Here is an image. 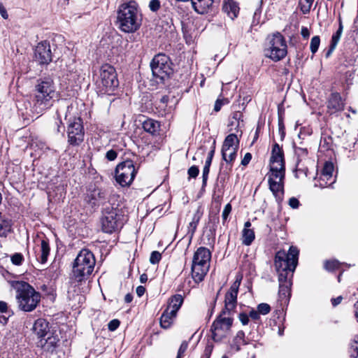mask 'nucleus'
<instances>
[{
  "label": "nucleus",
  "mask_w": 358,
  "mask_h": 358,
  "mask_svg": "<svg viewBox=\"0 0 358 358\" xmlns=\"http://www.w3.org/2000/svg\"><path fill=\"white\" fill-rule=\"evenodd\" d=\"M96 260L94 254L88 249H83L75 259L69 280L68 294L71 298L80 292V285L85 282L94 271Z\"/></svg>",
  "instance_id": "1"
},
{
  "label": "nucleus",
  "mask_w": 358,
  "mask_h": 358,
  "mask_svg": "<svg viewBox=\"0 0 358 358\" xmlns=\"http://www.w3.org/2000/svg\"><path fill=\"white\" fill-rule=\"evenodd\" d=\"M117 24L124 33H134L141 25V15L134 1L121 3L117 10Z\"/></svg>",
  "instance_id": "2"
},
{
  "label": "nucleus",
  "mask_w": 358,
  "mask_h": 358,
  "mask_svg": "<svg viewBox=\"0 0 358 358\" xmlns=\"http://www.w3.org/2000/svg\"><path fill=\"white\" fill-rule=\"evenodd\" d=\"M54 83L50 79L40 80L35 86L31 110L36 115L42 114L52 106L56 96Z\"/></svg>",
  "instance_id": "3"
},
{
  "label": "nucleus",
  "mask_w": 358,
  "mask_h": 358,
  "mask_svg": "<svg viewBox=\"0 0 358 358\" xmlns=\"http://www.w3.org/2000/svg\"><path fill=\"white\" fill-rule=\"evenodd\" d=\"M16 290V299L20 310L24 312L34 310L41 301V294L29 283L17 281L13 285Z\"/></svg>",
  "instance_id": "4"
},
{
  "label": "nucleus",
  "mask_w": 358,
  "mask_h": 358,
  "mask_svg": "<svg viewBox=\"0 0 358 358\" xmlns=\"http://www.w3.org/2000/svg\"><path fill=\"white\" fill-rule=\"evenodd\" d=\"M287 43L283 36L279 32L267 37L265 55L274 62L282 59L287 53Z\"/></svg>",
  "instance_id": "5"
},
{
  "label": "nucleus",
  "mask_w": 358,
  "mask_h": 358,
  "mask_svg": "<svg viewBox=\"0 0 358 358\" xmlns=\"http://www.w3.org/2000/svg\"><path fill=\"white\" fill-rule=\"evenodd\" d=\"M97 85L102 93L108 94L118 87L119 82L114 67L109 64H104L101 66Z\"/></svg>",
  "instance_id": "6"
},
{
  "label": "nucleus",
  "mask_w": 358,
  "mask_h": 358,
  "mask_svg": "<svg viewBox=\"0 0 358 358\" xmlns=\"http://www.w3.org/2000/svg\"><path fill=\"white\" fill-rule=\"evenodd\" d=\"M137 169L134 162L128 159L118 164L115 171V178L117 184L121 187H129L133 182Z\"/></svg>",
  "instance_id": "7"
},
{
  "label": "nucleus",
  "mask_w": 358,
  "mask_h": 358,
  "mask_svg": "<svg viewBox=\"0 0 358 358\" xmlns=\"http://www.w3.org/2000/svg\"><path fill=\"white\" fill-rule=\"evenodd\" d=\"M150 67L153 76L160 82L167 79L173 71L171 60L164 54L155 55L150 63Z\"/></svg>",
  "instance_id": "8"
},
{
  "label": "nucleus",
  "mask_w": 358,
  "mask_h": 358,
  "mask_svg": "<svg viewBox=\"0 0 358 358\" xmlns=\"http://www.w3.org/2000/svg\"><path fill=\"white\" fill-rule=\"evenodd\" d=\"M284 178L285 166H280V164L270 166L268 180L269 188L275 196L283 193Z\"/></svg>",
  "instance_id": "9"
},
{
  "label": "nucleus",
  "mask_w": 358,
  "mask_h": 358,
  "mask_svg": "<svg viewBox=\"0 0 358 358\" xmlns=\"http://www.w3.org/2000/svg\"><path fill=\"white\" fill-rule=\"evenodd\" d=\"M225 315L226 312L223 310L211 326L212 338L216 342L227 336L232 325V318L224 316Z\"/></svg>",
  "instance_id": "10"
},
{
  "label": "nucleus",
  "mask_w": 358,
  "mask_h": 358,
  "mask_svg": "<svg viewBox=\"0 0 358 358\" xmlns=\"http://www.w3.org/2000/svg\"><path fill=\"white\" fill-rule=\"evenodd\" d=\"M68 141L72 145H78L83 141L84 129L80 117L73 118L67 128Z\"/></svg>",
  "instance_id": "11"
},
{
  "label": "nucleus",
  "mask_w": 358,
  "mask_h": 358,
  "mask_svg": "<svg viewBox=\"0 0 358 358\" xmlns=\"http://www.w3.org/2000/svg\"><path fill=\"white\" fill-rule=\"evenodd\" d=\"M242 277L236 276V280L232 283L229 289L225 294L224 310L225 312L230 313L234 310L237 305V296L239 287L241 283Z\"/></svg>",
  "instance_id": "12"
},
{
  "label": "nucleus",
  "mask_w": 358,
  "mask_h": 358,
  "mask_svg": "<svg viewBox=\"0 0 358 358\" xmlns=\"http://www.w3.org/2000/svg\"><path fill=\"white\" fill-rule=\"evenodd\" d=\"M101 223L103 231L108 234L113 232L122 224L117 210L113 208L104 212Z\"/></svg>",
  "instance_id": "13"
},
{
  "label": "nucleus",
  "mask_w": 358,
  "mask_h": 358,
  "mask_svg": "<svg viewBox=\"0 0 358 358\" xmlns=\"http://www.w3.org/2000/svg\"><path fill=\"white\" fill-rule=\"evenodd\" d=\"M106 200V192L100 188L89 189L84 201L91 208H95L104 203Z\"/></svg>",
  "instance_id": "14"
},
{
  "label": "nucleus",
  "mask_w": 358,
  "mask_h": 358,
  "mask_svg": "<svg viewBox=\"0 0 358 358\" xmlns=\"http://www.w3.org/2000/svg\"><path fill=\"white\" fill-rule=\"evenodd\" d=\"M35 57L40 64H48L52 61V52L49 42L39 43L35 49Z\"/></svg>",
  "instance_id": "15"
},
{
  "label": "nucleus",
  "mask_w": 358,
  "mask_h": 358,
  "mask_svg": "<svg viewBox=\"0 0 358 358\" xmlns=\"http://www.w3.org/2000/svg\"><path fill=\"white\" fill-rule=\"evenodd\" d=\"M286 253L283 250L278 251L275 254V267L277 271H294L295 268H292L291 263L289 259L285 258Z\"/></svg>",
  "instance_id": "16"
},
{
  "label": "nucleus",
  "mask_w": 358,
  "mask_h": 358,
  "mask_svg": "<svg viewBox=\"0 0 358 358\" xmlns=\"http://www.w3.org/2000/svg\"><path fill=\"white\" fill-rule=\"evenodd\" d=\"M32 329L38 338H41V342H42L44 337L50 332L48 322L41 318L35 321Z\"/></svg>",
  "instance_id": "17"
},
{
  "label": "nucleus",
  "mask_w": 358,
  "mask_h": 358,
  "mask_svg": "<svg viewBox=\"0 0 358 358\" xmlns=\"http://www.w3.org/2000/svg\"><path fill=\"white\" fill-rule=\"evenodd\" d=\"M209 269V265H204L192 262V275L196 282H201Z\"/></svg>",
  "instance_id": "18"
},
{
  "label": "nucleus",
  "mask_w": 358,
  "mask_h": 358,
  "mask_svg": "<svg viewBox=\"0 0 358 358\" xmlns=\"http://www.w3.org/2000/svg\"><path fill=\"white\" fill-rule=\"evenodd\" d=\"M210 258V251L206 248L200 247L195 252L192 262L204 265H209Z\"/></svg>",
  "instance_id": "19"
},
{
  "label": "nucleus",
  "mask_w": 358,
  "mask_h": 358,
  "mask_svg": "<svg viewBox=\"0 0 358 358\" xmlns=\"http://www.w3.org/2000/svg\"><path fill=\"white\" fill-rule=\"evenodd\" d=\"M334 164L332 162H327L324 164L323 167L322 175L318 180L319 184H315V186H318L321 188H324L327 185V180H329L331 177L334 172Z\"/></svg>",
  "instance_id": "20"
},
{
  "label": "nucleus",
  "mask_w": 358,
  "mask_h": 358,
  "mask_svg": "<svg viewBox=\"0 0 358 358\" xmlns=\"http://www.w3.org/2000/svg\"><path fill=\"white\" fill-rule=\"evenodd\" d=\"M327 108L331 113L343 110L344 103L338 93H332L328 101Z\"/></svg>",
  "instance_id": "21"
},
{
  "label": "nucleus",
  "mask_w": 358,
  "mask_h": 358,
  "mask_svg": "<svg viewBox=\"0 0 358 358\" xmlns=\"http://www.w3.org/2000/svg\"><path fill=\"white\" fill-rule=\"evenodd\" d=\"M239 140L236 134H229L224 139L222 147V158H225L226 151L230 148L238 149Z\"/></svg>",
  "instance_id": "22"
},
{
  "label": "nucleus",
  "mask_w": 358,
  "mask_h": 358,
  "mask_svg": "<svg viewBox=\"0 0 358 358\" xmlns=\"http://www.w3.org/2000/svg\"><path fill=\"white\" fill-rule=\"evenodd\" d=\"M270 164V166H275V164L285 166L283 151L278 143H275L273 146Z\"/></svg>",
  "instance_id": "23"
},
{
  "label": "nucleus",
  "mask_w": 358,
  "mask_h": 358,
  "mask_svg": "<svg viewBox=\"0 0 358 358\" xmlns=\"http://www.w3.org/2000/svg\"><path fill=\"white\" fill-rule=\"evenodd\" d=\"M251 222L247 221L244 224V228L242 231V243L245 245H250L255 238V231L250 229Z\"/></svg>",
  "instance_id": "24"
},
{
  "label": "nucleus",
  "mask_w": 358,
  "mask_h": 358,
  "mask_svg": "<svg viewBox=\"0 0 358 358\" xmlns=\"http://www.w3.org/2000/svg\"><path fill=\"white\" fill-rule=\"evenodd\" d=\"M222 9L231 20L236 18L239 13L238 5L234 0L225 1Z\"/></svg>",
  "instance_id": "25"
},
{
  "label": "nucleus",
  "mask_w": 358,
  "mask_h": 358,
  "mask_svg": "<svg viewBox=\"0 0 358 358\" xmlns=\"http://www.w3.org/2000/svg\"><path fill=\"white\" fill-rule=\"evenodd\" d=\"M194 10L200 14L208 11L213 5V0H191Z\"/></svg>",
  "instance_id": "26"
},
{
  "label": "nucleus",
  "mask_w": 358,
  "mask_h": 358,
  "mask_svg": "<svg viewBox=\"0 0 358 358\" xmlns=\"http://www.w3.org/2000/svg\"><path fill=\"white\" fill-rule=\"evenodd\" d=\"M176 313L165 309L160 317V325L163 329H169L176 317Z\"/></svg>",
  "instance_id": "27"
},
{
  "label": "nucleus",
  "mask_w": 358,
  "mask_h": 358,
  "mask_svg": "<svg viewBox=\"0 0 358 358\" xmlns=\"http://www.w3.org/2000/svg\"><path fill=\"white\" fill-rule=\"evenodd\" d=\"M202 215H203V211L201 210V207H199L196 209V210L195 211V213H194L192 221L189 223L187 233H188V234H189L190 238L193 237V236L196 231L197 225L202 217Z\"/></svg>",
  "instance_id": "28"
},
{
  "label": "nucleus",
  "mask_w": 358,
  "mask_h": 358,
  "mask_svg": "<svg viewBox=\"0 0 358 358\" xmlns=\"http://www.w3.org/2000/svg\"><path fill=\"white\" fill-rule=\"evenodd\" d=\"M183 301L184 299L181 294H175L169 299L166 309L177 314L183 303Z\"/></svg>",
  "instance_id": "29"
},
{
  "label": "nucleus",
  "mask_w": 358,
  "mask_h": 358,
  "mask_svg": "<svg viewBox=\"0 0 358 358\" xmlns=\"http://www.w3.org/2000/svg\"><path fill=\"white\" fill-rule=\"evenodd\" d=\"M143 128L146 132L152 135H156L159 131L160 124L157 120L148 118L143 122Z\"/></svg>",
  "instance_id": "30"
},
{
  "label": "nucleus",
  "mask_w": 358,
  "mask_h": 358,
  "mask_svg": "<svg viewBox=\"0 0 358 358\" xmlns=\"http://www.w3.org/2000/svg\"><path fill=\"white\" fill-rule=\"evenodd\" d=\"M50 246L49 243L47 240H42L41 243V254L38 257V260L44 264L48 260V257L50 254Z\"/></svg>",
  "instance_id": "31"
},
{
  "label": "nucleus",
  "mask_w": 358,
  "mask_h": 358,
  "mask_svg": "<svg viewBox=\"0 0 358 358\" xmlns=\"http://www.w3.org/2000/svg\"><path fill=\"white\" fill-rule=\"evenodd\" d=\"M11 229L10 220L0 214V236H6Z\"/></svg>",
  "instance_id": "32"
},
{
  "label": "nucleus",
  "mask_w": 358,
  "mask_h": 358,
  "mask_svg": "<svg viewBox=\"0 0 358 358\" xmlns=\"http://www.w3.org/2000/svg\"><path fill=\"white\" fill-rule=\"evenodd\" d=\"M298 255H299V250L297 248L291 246L288 251V253L286 254L285 258L289 259L291 263V266H292V268H295L297 265L298 262Z\"/></svg>",
  "instance_id": "33"
},
{
  "label": "nucleus",
  "mask_w": 358,
  "mask_h": 358,
  "mask_svg": "<svg viewBox=\"0 0 358 358\" xmlns=\"http://www.w3.org/2000/svg\"><path fill=\"white\" fill-rule=\"evenodd\" d=\"M238 149L230 148L226 151L225 158L222 159L229 166V169H231L233 163L235 161Z\"/></svg>",
  "instance_id": "34"
},
{
  "label": "nucleus",
  "mask_w": 358,
  "mask_h": 358,
  "mask_svg": "<svg viewBox=\"0 0 358 358\" xmlns=\"http://www.w3.org/2000/svg\"><path fill=\"white\" fill-rule=\"evenodd\" d=\"M59 339L56 336H48L44 343H41V346L43 347L48 351H52L57 346Z\"/></svg>",
  "instance_id": "35"
},
{
  "label": "nucleus",
  "mask_w": 358,
  "mask_h": 358,
  "mask_svg": "<svg viewBox=\"0 0 358 358\" xmlns=\"http://www.w3.org/2000/svg\"><path fill=\"white\" fill-rule=\"evenodd\" d=\"M278 273L279 284L292 282L291 278L293 275L294 271H277Z\"/></svg>",
  "instance_id": "36"
},
{
  "label": "nucleus",
  "mask_w": 358,
  "mask_h": 358,
  "mask_svg": "<svg viewBox=\"0 0 358 358\" xmlns=\"http://www.w3.org/2000/svg\"><path fill=\"white\" fill-rule=\"evenodd\" d=\"M343 32V26L340 24L338 29L335 34H333L331 41V50H334L336 48Z\"/></svg>",
  "instance_id": "37"
},
{
  "label": "nucleus",
  "mask_w": 358,
  "mask_h": 358,
  "mask_svg": "<svg viewBox=\"0 0 358 358\" xmlns=\"http://www.w3.org/2000/svg\"><path fill=\"white\" fill-rule=\"evenodd\" d=\"M291 285L292 282L279 284V294L280 297L284 296L286 298L290 296Z\"/></svg>",
  "instance_id": "38"
},
{
  "label": "nucleus",
  "mask_w": 358,
  "mask_h": 358,
  "mask_svg": "<svg viewBox=\"0 0 358 358\" xmlns=\"http://www.w3.org/2000/svg\"><path fill=\"white\" fill-rule=\"evenodd\" d=\"M324 266L326 270L333 271L339 268L340 263L336 259L327 260L324 262Z\"/></svg>",
  "instance_id": "39"
},
{
  "label": "nucleus",
  "mask_w": 358,
  "mask_h": 358,
  "mask_svg": "<svg viewBox=\"0 0 358 358\" xmlns=\"http://www.w3.org/2000/svg\"><path fill=\"white\" fill-rule=\"evenodd\" d=\"M351 357L352 358H358V335L354 337L351 343Z\"/></svg>",
  "instance_id": "40"
},
{
  "label": "nucleus",
  "mask_w": 358,
  "mask_h": 358,
  "mask_svg": "<svg viewBox=\"0 0 358 358\" xmlns=\"http://www.w3.org/2000/svg\"><path fill=\"white\" fill-rule=\"evenodd\" d=\"M320 39L318 36H315L312 38L310 44V48L313 54H315L317 51L320 46Z\"/></svg>",
  "instance_id": "41"
},
{
  "label": "nucleus",
  "mask_w": 358,
  "mask_h": 358,
  "mask_svg": "<svg viewBox=\"0 0 358 358\" xmlns=\"http://www.w3.org/2000/svg\"><path fill=\"white\" fill-rule=\"evenodd\" d=\"M314 0H305L304 2H300L301 10L303 14L309 13Z\"/></svg>",
  "instance_id": "42"
},
{
  "label": "nucleus",
  "mask_w": 358,
  "mask_h": 358,
  "mask_svg": "<svg viewBox=\"0 0 358 358\" xmlns=\"http://www.w3.org/2000/svg\"><path fill=\"white\" fill-rule=\"evenodd\" d=\"M210 165H206V164L203 166V173H202V187H204L206 186L208 174L210 172Z\"/></svg>",
  "instance_id": "43"
},
{
  "label": "nucleus",
  "mask_w": 358,
  "mask_h": 358,
  "mask_svg": "<svg viewBox=\"0 0 358 358\" xmlns=\"http://www.w3.org/2000/svg\"><path fill=\"white\" fill-rule=\"evenodd\" d=\"M188 348V342L186 341H182L181 343L176 358H182L185 355V353Z\"/></svg>",
  "instance_id": "44"
},
{
  "label": "nucleus",
  "mask_w": 358,
  "mask_h": 358,
  "mask_svg": "<svg viewBox=\"0 0 358 358\" xmlns=\"http://www.w3.org/2000/svg\"><path fill=\"white\" fill-rule=\"evenodd\" d=\"M257 310L260 314L266 315L271 311V307L268 303H262L258 305Z\"/></svg>",
  "instance_id": "45"
},
{
  "label": "nucleus",
  "mask_w": 358,
  "mask_h": 358,
  "mask_svg": "<svg viewBox=\"0 0 358 358\" xmlns=\"http://www.w3.org/2000/svg\"><path fill=\"white\" fill-rule=\"evenodd\" d=\"M23 260L24 257L21 253H15L13 256H11V262L15 265H21Z\"/></svg>",
  "instance_id": "46"
},
{
  "label": "nucleus",
  "mask_w": 358,
  "mask_h": 358,
  "mask_svg": "<svg viewBox=\"0 0 358 358\" xmlns=\"http://www.w3.org/2000/svg\"><path fill=\"white\" fill-rule=\"evenodd\" d=\"M161 258L162 255L160 252H159L158 251H153L150 255V262L152 264H156L159 263Z\"/></svg>",
  "instance_id": "47"
},
{
  "label": "nucleus",
  "mask_w": 358,
  "mask_h": 358,
  "mask_svg": "<svg viewBox=\"0 0 358 358\" xmlns=\"http://www.w3.org/2000/svg\"><path fill=\"white\" fill-rule=\"evenodd\" d=\"M294 152L299 158V161H301L302 158H304L308 155V150L306 148H295Z\"/></svg>",
  "instance_id": "48"
},
{
  "label": "nucleus",
  "mask_w": 358,
  "mask_h": 358,
  "mask_svg": "<svg viewBox=\"0 0 358 358\" xmlns=\"http://www.w3.org/2000/svg\"><path fill=\"white\" fill-rule=\"evenodd\" d=\"M161 6L159 0H151L149 3V8L152 12L157 11Z\"/></svg>",
  "instance_id": "49"
},
{
  "label": "nucleus",
  "mask_w": 358,
  "mask_h": 358,
  "mask_svg": "<svg viewBox=\"0 0 358 358\" xmlns=\"http://www.w3.org/2000/svg\"><path fill=\"white\" fill-rule=\"evenodd\" d=\"M215 141H214V142L213 143L212 148H211L210 151L208 152V157L205 162V164L206 165H211L212 160H213V156L215 154Z\"/></svg>",
  "instance_id": "50"
},
{
  "label": "nucleus",
  "mask_w": 358,
  "mask_h": 358,
  "mask_svg": "<svg viewBox=\"0 0 358 358\" xmlns=\"http://www.w3.org/2000/svg\"><path fill=\"white\" fill-rule=\"evenodd\" d=\"M199 173V169L196 166H192L187 171L189 178H195Z\"/></svg>",
  "instance_id": "51"
},
{
  "label": "nucleus",
  "mask_w": 358,
  "mask_h": 358,
  "mask_svg": "<svg viewBox=\"0 0 358 358\" xmlns=\"http://www.w3.org/2000/svg\"><path fill=\"white\" fill-rule=\"evenodd\" d=\"M231 211V206L230 203H227L224 206V208L223 210L222 215L223 222H224L227 220V217H228L229 215L230 214Z\"/></svg>",
  "instance_id": "52"
},
{
  "label": "nucleus",
  "mask_w": 358,
  "mask_h": 358,
  "mask_svg": "<svg viewBox=\"0 0 358 358\" xmlns=\"http://www.w3.org/2000/svg\"><path fill=\"white\" fill-rule=\"evenodd\" d=\"M120 321L117 319H114V320H112L111 321L109 322L108 324V328L110 331H115L116 330L119 326H120Z\"/></svg>",
  "instance_id": "53"
},
{
  "label": "nucleus",
  "mask_w": 358,
  "mask_h": 358,
  "mask_svg": "<svg viewBox=\"0 0 358 358\" xmlns=\"http://www.w3.org/2000/svg\"><path fill=\"white\" fill-rule=\"evenodd\" d=\"M228 101L227 99H217V101H215V106H214V110L216 112H218L220 110L222 106L225 104V103H227Z\"/></svg>",
  "instance_id": "54"
},
{
  "label": "nucleus",
  "mask_w": 358,
  "mask_h": 358,
  "mask_svg": "<svg viewBox=\"0 0 358 358\" xmlns=\"http://www.w3.org/2000/svg\"><path fill=\"white\" fill-rule=\"evenodd\" d=\"M117 153L114 150H108L106 154V158L108 161H113L117 158Z\"/></svg>",
  "instance_id": "55"
},
{
  "label": "nucleus",
  "mask_w": 358,
  "mask_h": 358,
  "mask_svg": "<svg viewBox=\"0 0 358 358\" xmlns=\"http://www.w3.org/2000/svg\"><path fill=\"white\" fill-rule=\"evenodd\" d=\"M289 205L291 208L296 209L298 208L299 206V200L295 197H292L289 200Z\"/></svg>",
  "instance_id": "56"
},
{
  "label": "nucleus",
  "mask_w": 358,
  "mask_h": 358,
  "mask_svg": "<svg viewBox=\"0 0 358 358\" xmlns=\"http://www.w3.org/2000/svg\"><path fill=\"white\" fill-rule=\"evenodd\" d=\"M252 159V155L250 152H247L245 155L243 159L241 161V164L243 166H247L249 162H250Z\"/></svg>",
  "instance_id": "57"
},
{
  "label": "nucleus",
  "mask_w": 358,
  "mask_h": 358,
  "mask_svg": "<svg viewBox=\"0 0 358 358\" xmlns=\"http://www.w3.org/2000/svg\"><path fill=\"white\" fill-rule=\"evenodd\" d=\"M239 320L243 325H246L249 322V317L245 313H241L239 315Z\"/></svg>",
  "instance_id": "58"
},
{
  "label": "nucleus",
  "mask_w": 358,
  "mask_h": 358,
  "mask_svg": "<svg viewBox=\"0 0 358 358\" xmlns=\"http://www.w3.org/2000/svg\"><path fill=\"white\" fill-rule=\"evenodd\" d=\"M259 315H260V313H259V311L257 310H252L250 312V317L254 320H259Z\"/></svg>",
  "instance_id": "59"
},
{
  "label": "nucleus",
  "mask_w": 358,
  "mask_h": 358,
  "mask_svg": "<svg viewBox=\"0 0 358 358\" xmlns=\"http://www.w3.org/2000/svg\"><path fill=\"white\" fill-rule=\"evenodd\" d=\"M8 310V304L5 301H0V312L6 313Z\"/></svg>",
  "instance_id": "60"
},
{
  "label": "nucleus",
  "mask_w": 358,
  "mask_h": 358,
  "mask_svg": "<svg viewBox=\"0 0 358 358\" xmlns=\"http://www.w3.org/2000/svg\"><path fill=\"white\" fill-rule=\"evenodd\" d=\"M211 352V347L208 345L204 351V354L201 356V358H209Z\"/></svg>",
  "instance_id": "61"
},
{
  "label": "nucleus",
  "mask_w": 358,
  "mask_h": 358,
  "mask_svg": "<svg viewBox=\"0 0 358 358\" xmlns=\"http://www.w3.org/2000/svg\"><path fill=\"white\" fill-rule=\"evenodd\" d=\"M343 297L341 296H339L336 298L331 299V303L333 306H336L337 305L340 304L342 301Z\"/></svg>",
  "instance_id": "62"
},
{
  "label": "nucleus",
  "mask_w": 358,
  "mask_h": 358,
  "mask_svg": "<svg viewBox=\"0 0 358 358\" xmlns=\"http://www.w3.org/2000/svg\"><path fill=\"white\" fill-rule=\"evenodd\" d=\"M145 292V288L143 286H138L136 288V294L138 296H142Z\"/></svg>",
  "instance_id": "63"
},
{
  "label": "nucleus",
  "mask_w": 358,
  "mask_h": 358,
  "mask_svg": "<svg viewBox=\"0 0 358 358\" xmlns=\"http://www.w3.org/2000/svg\"><path fill=\"white\" fill-rule=\"evenodd\" d=\"M0 14L3 18H4V19L8 18L7 12L1 3H0Z\"/></svg>",
  "instance_id": "64"
}]
</instances>
